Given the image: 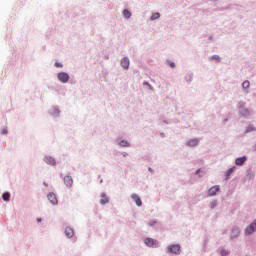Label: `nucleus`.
Returning a JSON list of instances; mask_svg holds the SVG:
<instances>
[{
  "label": "nucleus",
  "mask_w": 256,
  "mask_h": 256,
  "mask_svg": "<svg viewBox=\"0 0 256 256\" xmlns=\"http://www.w3.org/2000/svg\"><path fill=\"white\" fill-rule=\"evenodd\" d=\"M219 190V186H214L209 189L208 195H210V197H213L214 195H217V193H219Z\"/></svg>",
  "instance_id": "0eeeda50"
},
{
  "label": "nucleus",
  "mask_w": 256,
  "mask_h": 256,
  "mask_svg": "<svg viewBox=\"0 0 256 256\" xmlns=\"http://www.w3.org/2000/svg\"><path fill=\"white\" fill-rule=\"evenodd\" d=\"M121 147H129V142L123 140L120 142Z\"/></svg>",
  "instance_id": "aec40b11"
},
{
  "label": "nucleus",
  "mask_w": 256,
  "mask_h": 256,
  "mask_svg": "<svg viewBox=\"0 0 256 256\" xmlns=\"http://www.w3.org/2000/svg\"><path fill=\"white\" fill-rule=\"evenodd\" d=\"M199 171H200V170H197V172H196V173H197V174H199Z\"/></svg>",
  "instance_id": "c85d7f7f"
},
{
  "label": "nucleus",
  "mask_w": 256,
  "mask_h": 256,
  "mask_svg": "<svg viewBox=\"0 0 256 256\" xmlns=\"http://www.w3.org/2000/svg\"><path fill=\"white\" fill-rule=\"evenodd\" d=\"M169 65H170V67H171L172 69H174V67H175V63L170 62V63H169Z\"/></svg>",
  "instance_id": "393cba45"
},
{
  "label": "nucleus",
  "mask_w": 256,
  "mask_h": 256,
  "mask_svg": "<svg viewBox=\"0 0 256 256\" xmlns=\"http://www.w3.org/2000/svg\"><path fill=\"white\" fill-rule=\"evenodd\" d=\"M123 15H124V17H125L126 19H130V18H131V12H130L129 10H127V9H125V10L123 11Z\"/></svg>",
  "instance_id": "f3484780"
},
{
  "label": "nucleus",
  "mask_w": 256,
  "mask_h": 256,
  "mask_svg": "<svg viewBox=\"0 0 256 256\" xmlns=\"http://www.w3.org/2000/svg\"><path fill=\"white\" fill-rule=\"evenodd\" d=\"M55 67H63V64L59 63V62H56L55 63Z\"/></svg>",
  "instance_id": "b1692460"
},
{
  "label": "nucleus",
  "mask_w": 256,
  "mask_h": 256,
  "mask_svg": "<svg viewBox=\"0 0 256 256\" xmlns=\"http://www.w3.org/2000/svg\"><path fill=\"white\" fill-rule=\"evenodd\" d=\"M58 79L61 83H67L69 81V74L61 72L58 74Z\"/></svg>",
  "instance_id": "20e7f679"
},
{
  "label": "nucleus",
  "mask_w": 256,
  "mask_h": 256,
  "mask_svg": "<svg viewBox=\"0 0 256 256\" xmlns=\"http://www.w3.org/2000/svg\"><path fill=\"white\" fill-rule=\"evenodd\" d=\"M241 231L239 230V228H234L232 230V234H231V239H235V237H239Z\"/></svg>",
  "instance_id": "4468645a"
},
{
  "label": "nucleus",
  "mask_w": 256,
  "mask_h": 256,
  "mask_svg": "<svg viewBox=\"0 0 256 256\" xmlns=\"http://www.w3.org/2000/svg\"><path fill=\"white\" fill-rule=\"evenodd\" d=\"M37 221H38V223H41V218H38Z\"/></svg>",
  "instance_id": "cd10ccee"
},
{
  "label": "nucleus",
  "mask_w": 256,
  "mask_h": 256,
  "mask_svg": "<svg viewBox=\"0 0 256 256\" xmlns=\"http://www.w3.org/2000/svg\"><path fill=\"white\" fill-rule=\"evenodd\" d=\"M233 171H235V167L230 168V169L226 172L227 177H229V176L231 175V173H233Z\"/></svg>",
  "instance_id": "412c9836"
},
{
  "label": "nucleus",
  "mask_w": 256,
  "mask_h": 256,
  "mask_svg": "<svg viewBox=\"0 0 256 256\" xmlns=\"http://www.w3.org/2000/svg\"><path fill=\"white\" fill-rule=\"evenodd\" d=\"M132 199H133V201H135V203H136V205L138 206V207H141V205H143V202L141 201V197H139V195H137V194H132Z\"/></svg>",
  "instance_id": "423d86ee"
},
{
  "label": "nucleus",
  "mask_w": 256,
  "mask_h": 256,
  "mask_svg": "<svg viewBox=\"0 0 256 256\" xmlns=\"http://www.w3.org/2000/svg\"><path fill=\"white\" fill-rule=\"evenodd\" d=\"M181 252V245L173 244L168 247V253H174V255H179Z\"/></svg>",
  "instance_id": "f257e3e1"
},
{
  "label": "nucleus",
  "mask_w": 256,
  "mask_h": 256,
  "mask_svg": "<svg viewBox=\"0 0 256 256\" xmlns=\"http://www.w3.org/2000/svg\"><path fill=\"white\" fill-rule=\"evenodd\" d=\"M188 147H197L199 145V139H191L187 142Z\"/></svg>",
  "instance_id": "9d476101"
},
{
  "label": "nucleus",
  "mask_w": 256,
  "mask_h": 256,
  "mask_svg": "<svg viewBox=\"0 0 256 256\" xmlns=\"http://www.w3.org/2000/svg\"><path fill=\"white\" fill-rule=\"evenodd\" d=\"M47 197H48V200L50 201V203H52V205H57L58 200H57V196L55 195V193L50 192Z\"/></svg>",
  "instance_id": "39448f33"
},
{
  "label": "nucleus",
  "mask_w": 256,
  "mask_h": 256,
  "mask_svg": "<svg viewBox=\"0 0 256 256\" xmlns=\"http://www.w3.org/2000/svg\"><path fill=\"white\" fill-rule=\"evenodd\" d=\"M2 199H4V201H9V199H11V194L9 192H5L2 195Z\"/></svg>",
  "instance_id": "dca6fc26"
},
{
  "label": "nucleus",
  "mask_w": 256,
  "mask_h": 256,
  "mask_svg": "<svg viewBox=\"0 0 256 256\" xmlns=\"http://www.w3.org/2000/svg\"><path fill=\"white\" fill-rule=\"evenodd\" d=\"M2 133H3V135H6L7 130H6V129H4Z\"/></svg>",
  "instance_id": "a878e982"
},
{
  "label": "nucleus",
  "mask_w": 256,
  "mask_h": 256,
  "mask_svg": "<svg viewBox=\"0 0 256 256\" xmlns=\"http://www.w3.org/2000/svg\"><path fill=\"white\" fill-rule=\"evenodd\" d=\"M65 235H66V237H68V239H71V237H73V235H75V232L72 230V228L67 227L65 229Z\"/></svg>",
  "instance_id": "9b49d317"
},
{
  "label": "nucleus",
  "mask_w": 256,
  "mask_h": 256,
  "mask_svg": "<svg viewBox=\"0 0 256 256\" xmlns=\"http://www.w3.org/2000/svg\"><path fill=\"white\" fill-rule=\"evenodd\" d=\"M121 65L124 69H129V58H123L121 60Z\"/></svg>",
  "instance_id": "ddd939ff"
},
{
  "label": "nucleus",
  "mask_w": 256,
  "mask_h": 256,
  "mask_svg": "<svg viewBox=\"0 0 256 256\" xmlns=\"http://www.w3.org/2000/svg\"><path fill=\"white\" fill-rule=\"evenodd\" d=\"M220 254H221V256H227V255H229V252L227 250H221Z\"/></svg>",
  "instance_id": "4be33fe9"
},
{
  "label": "nucleus",
  "mask_w": 256,
  "mask_h": 256,
  "mask_svg": "<svg viewBox=\"0 0 256 256\" xmlns=\"http://www.w3.org/2000/svg\"><path fill=\"white\" fill-rule=\"evenodd\" d=\"M100 203L101 205H107V203H109V198L107 197V195H105V193L101 194Z\"/></svg>",
  "instance_id": "f8f14e48"
},
{
  "label": "nucleus",
  "mask_w": 256,
  "mask_h": 256,
  "mask_svg": "<svg viewBox=\"0 0 256 256\" xmlns=\"http://www.w3.org/2000/svg\"><path fill=\"white\" fill-rule=\"evenodd\" d=\"M245 161H247V157H241V158H237L235 163H236V165L241 166V165H243V163H245Z\"/></svg>",
  "instance_id": "2eb2a0df"
},
{
  "label": "nucleus",
  "mask_w": 256,
  "mask_h": 256,
  "mask_svg": "<svg viewBox=\"0 0 256 256\" xmlns=\"http://www.w3.org/2000/svg\"><path fill=\"white\" fill-rule=\"evenodd\" d=\"M44 186L49 187V184H47V182H44Z\"/></svg>",
  "instance_id": "bb28decb"
},
{
  "label": "nucleus",
  "mask_w": 256,
  "mask_h": 256,
  "mask_svg": "<svg viewBox=\"0 0 256 256\" xmlns=\"http://www.w3.org/2000/svg\"><path fill=\"white\" fill-rule=\"evenodd\" d=\"M212 59H214L215 61H219V55L212 56Z\"/></svg>",
  "instance_id": "5701e85b"
},
{
  "label": "nucleus",
  "mask_w": 256,
  "mask_h": 256,
  "mask_svg": "<svg viewBox=\"0 0 256 256\" xmlns=\"http://www.w3.org/2000/svg\"><path fill=\"white\" fill-rule=\"evenodd\" d=\"M144 243L147 245V247H159V241L153 238H146Z\"/></svg>",
  "instance_id": "7ed1b4c3"
},
{
  "label": "nucleus",
  "mask_w": 256,
  "mask_h": 256,
  "mask_svg": "<svg viewBox=\"0 0 256 256\" xmlns=\"http://www.w3.org/2000/svg\"><path fill=\"white\" fill-rule=\"evenodd\" d=\"M256 231V219L245 229V235H253Z\"/></svg>",
  "instance_id": "f03ea898"
},
{
  "label": "nucleus",
  "mask_w": 256,
  "mask_h": 256,
  "mask_svg": "<svg viewBox=\"0 0 256 256\" xmlns=\"http://www.w3.org/2000/svg\"><path fill=\"white\" fill-rule=\"evenodd\" d=\"M242 87H243V89H249V87H250L249 81L245 80V81L242 83Z\"/></svg>",
  "instance_id": "6ab92c4d"
},
{
  "label": "nucleus",
  "mask_w": 256,
  "mask_h": 256,
  "mask_svg": "<svg viewBox=\"0 0 256 256\" xmlns=\"http://www.w3.org/2000/svg\"><path fill=\"white\" fill-rule=\"evenodd\" d=\"M64 183L66 187H72L73 186V178L71 176L64 177Z\"/></svg>",
  "instance_id": "6e6552de"
},
{
  "label": "nucleus",
  "mask_w": 256,
  "mask_h": 256,
  "mask_svg": "<svg viewBox=\"0 0 256 256\" xmlns=\"http://www.w3.org/2000/svg\"><path fill=\"white\" fill-rule=\"evenodd\" d=\"M161 17V14L159 12L153 13L151 16V21H155L156 19H159Z\"/></svg>",
  "instance_id": "a211bd4d"
},
{
  "label": "nucleus",
  "mask_w": 256,
  "mask_h": 256,
  "mask_svg": "<svg viewBox=\"0 0 256 256\" xmlns=\"http://www.w3.org/2000/svg\"><path fill=\"white\" fill-rule=\"evenodd\" d=\"M44 161L45 163H47V165H56V162H55V158L51 157V156H46L44 158Z\"/></svg>",
  "instance_id": "1a4fd4ad"
}]
</instances>
